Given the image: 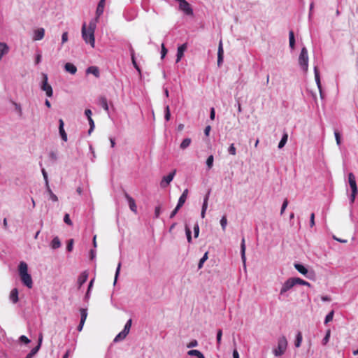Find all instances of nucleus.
Here are the masks:
<instances>
[{"instance_id":"nucleus-1","label":"nucleus","mask_w":358,"mask_h":358,"mask_svg":"<svg viewBox=\"0 0 358 358\" xmlns=\"http://www.w3.org/2000/svg\"><path fill=\"white\" fill-rule=\"evenodd\" d=\"M95 24L92 22H90L89 24V27L87 29L86 24L84 23L82 27V37L86 43L90 44V45L94 48L95 44L94 39V29H95Z\"/></svg>"},{"instance_id":"nucleus-2","label":"nucleus","mask_w":358,"mask_h":358,"mask_svg":"<svg viewBox=\"0 0 358 358\" xmlns=\"http://www.w3.org/2000/svg\"><path fill=\"white\" fill-rule=\"evenodd\" d=\"M19 274L22 283L28 288H31L33 281L30 274L28 273V266L24 262H21L19 264Z\"/></svg>"},{"instance_id":"nucleus-3","label":"nucleus","mask_w":358,"mask_h":358,"mask_svg":"<svg viewBox=\"0 0 358 358\" xmlns=\"http://www.w3.org/2000/svg\"><path fill=\"white\" fill-rule=\"evenodd\" d=\"M348 183L351 189V194L349 196L350 203L352 205L355 201L356 196L358 192L357 185L355 176L352 173H348Z\"/></svg>"},{"instance_id":"nucleus-4","label":"nucleus","mask_w":358,"mask_h":358,"mask_svg":"<svg viewBox=\"0 0 358 358\" xmlns=\"http://www.w3.org/2000/svg\"><path fill=\"white\" fill-rule=\"evenodd\" d=\"M287 341L285 336L279 337L278 340V347L273 350V354L275 357H280L282 355L287 348Z\"/></svg>"},{"instance_id":"nucleus-5","label":"nucleus","mask_w":358,"mask_h":358,"mask_svg":"<svg viewBox=\"0 0 358 358\" xmlns=\"http://www.w3.org/2000/svg\"><path fill=\"white\" fill-rule=\"evenodd\" d=\"M299 64L301 69L306 73L308 69V50L306 47L301 48L300 55L299 56Z\"/></svg>"},{"instance_id":"nucleus-6","label":"nucleus","mask_w":358,"mask_h":358,"mask_svg":"<svg viewBox=\"0 0 358 358\" xmlns=\"http://www.w3.org/2000/svg\"><path fill=\"white\" fill-rule=\"evenodd\" d=\"M295 282L294 278H288L282 285V287L280 291V296L279 299H280V296H287V292L290 290L292 287L295 286Z\"/></svg>"},{"instance_id":"nucleus-7","label":"nucleus","mask_w":358,"mask_h":358,"mask_svg":"<svg viewBox=\"0 0 358 358\" xmlns=\"http://www.w3.org/2000/svg\"><path fill=\"white\" fill-rule=\"evenodd\" d=\"M294 266L298 272L305 275L307 278L313 279L315 277L314 271H308V269L303 264L300 263H295Z\"/></svg>"},{"instance_id":"nucleus-8","label":"nucleus","mask_w":358,"mask_h":358,"mask_svg":"<svg viewBox=\"0 0 358 358\" xmlns=\"http://www.w3.org/2000/svg\"><path fill=\"white\" fill-rule=\"evenodd\" d=\"M42 76H43V80H42V83L41 85V89L43 91L45 92L47 96L52 97L53 95V90H52V87H51V85L48 84V76L45 73H43Z\"/></svg>"},{"instance_id":"nucleus-9","label":"nucleus","mask_w":358,"mask_h":358,"mask_svg":"<svg viewBox=\"0 0 358 358\" xmlns=\"http://www.w3.org/2000/svg\"><path fill=\"white\" fill-rule=\"evenodd\" d=\"M176 173V170H173L171 173H169L167 176H164L161 182L160 185L162 187L165 188L169 183L173 180L175 175Z\"/></svg>"},{"instance_id":"nucleus-10","label":"nucleus","mask_w":358,"mask_h":358,"mask_svg":"<svg viewBox=\"0 0 358 358\" xmlns=\"http://www.w3.org/2000/svg\"><path fill=\"white\" fill-rule=\"evenodd\" d=\"M124 196L128 201L130 210L132 212H137V206L136 205L135 200L127 192H124Z\"/></svg>"},{"instance_id":"nucleus-11","label":"nucleus","mask_w":358,"mask_h":358,"mask_svg":"<svg viewBox=\"0 0 358 358\" xmlns=\"http://www.w3.org/2000/svg\"><path fill=\"white\" fill-rule=\"evenodd\" d=\"M64 122L63 121L62 119H59V135L62 138V139L64 141H67L68 140V138H67V134L64 130Z\"/></svg>"},{"instance_id":"nucleus-12","label":"nucleus","mask_w":358,"mask_h":358,"mask_svg":"<svg viewBox=\"0 0 358 358\" xmlns=\"http://www.w3.org/2000/svg\"><path fill=\"white\" fill-rule=\"evenodd\" d=\"M187 44L186 43L182 44L181 45H180L178 48L177 55H176V56H177L176 62H178L180 61V59H182V57L184 55L185 51L187 50Z\"/></svg>"},{"instance_id":"nucleus-13","label":"nucleus","mask_w":358,"mask_h":358,"mask_svg":"<svg viewBox=\"0 0 358 358\" xmlns=\"http://www.w3.org/2000/svg\"><path fill=\"white\" fill-rule=\"evenodd\" d=\"M210 193V191L209 190L208 192V193L205 195L204 199H203V202L201 213V216L202 218H203L205 217L206 211L208 208V201Z\"/></svg>"},{"instance_id":"nucleus-14","label":"nucleus","mask_w":358,"mask_h":358,"mask_svg":"<svg viewBox=\"0 0 358 358\" xmlns=\"http://www.w3.org/2000/svg\"><path fill=\"white\" fill-rule=\"evenodd\" d=\"M88 278V273L85 271L83 272H82L80 275L78 276V288H80L81 286L85 283V282L87 281Z\"/></svg>"},{"instance_id":"nucleus-15","label":"nucleus","mask_w":358,"mask_h":358,"mask_svg":"<svg viewBox=\"0 0 358 358\" xmlns=\"http://www.w3.org/2000/svg\"><path fill=\"white\" fill-rule=\"evenodd\" d=\"M45 29L43 28H38L34 31L33 39L34 41H40L44 37Z\"/></svg>"},{"instance_id":"nucleus-16","label":"nucleus","mask_w":358,"mask_h":358,"mask_svg":"<svg viewBox=\"0 0 358 358\" xmlns=\"http://www.w3.org/2000/svg\"><path fill=\"white\" fill-rule=\"evenodd\" d=\"M106 0H100L96 10V18H99L103 13Z\"/></svg>"},{"instance_id":"nucleus-17","label":"nucleus","mask_w":358,"mask_h":358,"mask_svg":"<svg viewBox=\"0 0 358 358\" xmlns=\"http://www.w3.org/2000/svg\"><path fill=\"white\" fill-rule=\"evenodd\" d=\"M99 104L104 109V110L108 114H109V107L106 97L101 96L99 99Z\"/></svg>"},{"instance_id":"nucleus-18","label":"nucleus","mask_w":358,"mask_h":358,"mask_svg":"<svg viewBox=\"0 0 358 358\" xmlns=\"http://www.w3.org/2000/svg\"><path fill=\"white\" fill-rule=\"evenodd\" d=\"M8 51L9 47L8 45L5 43L0 42V61L5 55L8 54Z\"/></svg>"},{"instance_id":"nucleus-19","label":"nucleus","mask_w":358,"mask_h":358,"mask_svg":"<svg viewBox=\"0 0 358 358\" xmlns=\"http://www.w3.org/2000/svg\"><path fill=\"white\" fill-rule=\"evenodd\" d=\"M9 298L13 303H16L18 301V290L17 288H14L11 290Z\"/></svg>"},{"instance_id":"nucleus-20","label":"nucleus","mask_w":358,"mask_h":358,"mask_svg":"<svg viewBox=\"0 0 358 358\" xmlns=\"http://www.w3.org/2000/svg\"><path fill=\"white\" fill-rule=\"evenodd\" d=\"M86 73L93 74L96 78H99L100 76L99 69L95 66L88 67L86 70Z\"/></svg>"},{"instance_id":"nucleus-21","label":"nucleus","mask_w":358,"mask_h":358,"mask_svg":"<svg viewBox=\"0 0 358 358\" xmlns=\"http://www.w3.org/2000/svg\"><path fill=\"white\" fill-rule=\"evenodd\" d=\"M64 69L66 71L73 75H74L77 71L76 66L73 64L69 62L66 63V64L64 65Z\"/></svg>"},{"instance_id":"nucleus-22","label":"nucleus","mask_w":358,"mask_h":358,"mask_svg":"<svg viewBox=\"0 0 358 358\" xmlns=\"http://www.w3.org/2000/svg\"><path fill=\"white\" fill-rule=\"evenodd\" d=\"M245 248H246V247H245V238L243 237L241 239V259L244 264L245 263V260H246Z\"/></svg>"},{"instance_id":"nucleus-23","label":"nucleus","mask_w":358,"mask_h":358,"mask_svg":"<svg viewBox=\"0 0 358 358\" xmlns=\"http://www.w3.org/2000/svg\"><path fill=\"white\" fill-rule=\"evenodd\" d=\"M314 74H315V80L317 84L318 89L322 88L321 81H320V71L317 66H314Z\"/></svg>"},{"instance_id":"nucleus-24","label":"nucleus","mask_w":358,"mask_h":358,"mask_svg":"<svg viewBox=\"0 0 358 358\" xmlns=\"http://www.w3.org/2000/svg\"><path fill=\"white\" fill-rule=\"evenodd\" d=\"M187 195H188V189H185L183 191V192L181 194V196H180L177 204L180 206H182L184 205V203H185V201H186V199L187 198Z\"/></svg>"},{"instance_id":"nucleus-25","label":"nucleus","mask_w":358,"mask_h":358,"mask_svg":"<svg viewBox=\"0 0 358 358\" xmlns=\"http://www.w3.org/2000/svg\"><path fill=\"white\" fill-rule=\"evenodd\" d=\"M295 38L294 34L292 30L289 32V45L291 50H294L295 48Z\"/></svg>"},{"instance_id":"nucleus-26","label":"nucleus","mask_w":358,"mask_h":358,"mask_svg":"<svg viewBox=\"0 0 358 358\" xmlns=\"http://www.w3.org/2000/svg\"><path fill=\"white\" fill-rule=\"evenodd\" d=\"M42 340H43V336L41 334L39 338H38V345H36V347H34V348H32L31 350V351L29 352L30 355H31L33 357L38 352V350H40V348H41V343H42Z\"/></svg>"},{"instance_id":"nucleus-27","label":"nucleus","mask_w":358,"mask_h":358,"mask_svg":"<svg viewBox=\"0 0 358 358\" xmlns=\"http://www.w3.org/2000/svg\"><path fill=\"white\" fill-rule=\"evenodd\" d=\"M50 247L54 250L61 247V241L57 236L53 238L50 243Z\"/></svg>"},{"instance_id":"nucleus-28","label":"nucleus","mask_w":358,"mask_h":358,"mask_svg":"<svg viewBox=\"0 0 358 358\" xmlns=\"http://www.w3.org/2000/svg\"><path fill=\"white\" fill-rule=\"evenodd\" d=\"M129 334L125 332L124 331H120L114 338L113 340V342L114 343H117V342H120L122 340H124L127 336Z\"/></svg>"},{"instance_id":"nucleus-29","label":"nucleus","mask_w":358,"mask_h":358,"mask_svg":"<svg viewBox=\"0 0 358 358\" xmlns=\"http://www.w3.org/2000/svg\"><path fill=\"white\" fill-rule=\"evenodd\" d=\"M287 139H288V134L287 132H284V134H282V136L281 138V140L280 141V142L278 143V148L279 149H282L285 145V144L287 141Z\"/></svg>"},{"instance_id":"nucleus-30","label":"nucleus","mask_w":358,"mask_h":358,"mask_svg":"<svg viewBox=\"0 0 358 358\" xmlns=\"http://www.w3.org/2000/svg\"><path fill=\"white\" fill-rule=\"evenodd\" d=\"M189 356H196L198 358H205L204 355L198 350H190L187 352Z\"/></svg>"},{"instance_id":"nucleus-31","label":"nucleus","mask_w":358,"mask_h":358,"mask_svg":"<svg viewBox=\"0 0 358 358\" xmlns=\"http://www.w3.org/2000/svg\"><path fill=\"white\" fill-rule=\"evenodd\" d=\"M302 340H303L302 334L301 331H298L296 335V339H295V342H294V345L296 348H299L301 346Z\"/></svg>"},{"instance_id":"nucleus-32","label":"nucleus","mask_w":358,"mask_h":358,"mask_svg":"<svg viewBox=\"0 0 358 358\" xmlns=\"http://www.w3.org/2000/svg\"><path fill=\"white\" fill-rule=\"evenodd\" d=\"M191 142H192V140L189 138H186L183 139V141L181 142V143L180 145V148L182 150L186 149L187 148H188L189 146V145L191 144Z\"/></svg>"},{"instance_id":"nucleus-33","label":"nucleus","mask_w":358,"mask_h":358,"mask_svg":"<svg viewBox=\"0 0 358 358\" xmlns=\"http://www.w3.org/2000/svg\"><path fill=\"white\" fill-rule=\"evenodd\" d=\"M294 280L295 282V285H305V286H308V287L311 286V285L308 282H307L300 278L294 277Z\"/></svg>"},{"instance_id":"nucleus-34","label":"nucleus","mask_w":358,"mask_h":358,"mask_svg":"<svg viewBox=\"0 0 358 358\" xmlns=\"http://www.w3.org/2000/svg\"><path fill=\"white\" fill-rule=\"evenodd\" d=\"M45 187H46V190L50 195V199L53 201H57L58 198H57V195L52 192V189L50 187L49 183L48 185H45Z\"/></svg>"},{"instance_id":"nucleus-35","label":"nucleus","mask_w":358,"mask_h":358,"mask_svg":"<svg viewBox=\"0 0 358 358\" xmlns=\"http://www.w3.org/2000/svg\"><path fill=\"white\" fill-rule=\"evenodd\" d=\"M208 258V252H206L203 256L200 259L198 264V269H201L203 268V264Z\"/></svg>"},{"instance_id":"nucleus-36","label":"nucleus","mask_w":358,"mask_h":358,"mask_svg":"<svg viewBox=\"0 0 358 358\" xmlns=\"http://www.w3.org/2000/svg\"><path fill=\"white\" fill-rule=\"evenodd\" d=\"M80 322H85V320L87 317V308H80Z\"/></svg>"},{"instance_id":"nucleus-37","label":"nucleus","mask_w":358,"mask_h":358,"mask_svg":"<svg viewBox=\"0 0 358 358\" xmlns=\"http://www.w3.org/2000/svg\"><path fill=\"white\" fill-rule=\"evenodd\" d=\"M39 166L41 168V173L43 174V178L45 180V185H48L49 183L48 173H47L45 169L43 167L42 162H39Z\"/></svg>"},{"instance_id":"nucleus-38","label":"nucleus","mask_w":358,"mask_h":358,"mask_svg":"<svg viewBox=\"0 0 358 358\" xmlns=\"http://www.w3.org/2000/svg\"><path fill=\"white\" fill-rule=\"evenodd\" d=\"M185 234L187 236V242L191 243L192 242V231L187 224L185 225Z\"/></svg>"},{"instance_id":"nucleus-39","label":"nucleus","mask_w":358,"mask_h":358,"mask_svg":"<svg viewBox=\"0 0 358 358\" xmlns=\"http://www.w3.org/2000/svg\"><path fill=\"white\" fill-rule=\"evenodd\" d=\"M164 119L167 122L171 119V112L169 105H166L164 108Z\"/></svg>"},{"instance_id":"nucleus-40","label":"nucleus","mask_w":358,"mask_h":358,"mask_svg":"<svg viewBox=\"0 0 358 358\" xmlns=\"http://www.w3.org/2000/svg\"><path fill=\"white\" fill-rule=\"evenodd\" d=\"M214 157L213 155H210L206 159V165L208 169H210L213 166Z\"/></svg>"},{"instance_id":"nucleus-41","label":"nucleus","mask_w":358,"mask_h":358,"mask_svg":"<svg viewBox=\"0 0 358 358\" xmlns=\"http://www.w3.org/2000/svg\"><path fill=\"white\" fill-rule=\"evenodd\" d=\"M334 314V311L331 310L326 315L325 319H324V322L325 324H327V323H329V322H331L333 320Z\"/></svg>"},{"instance_id":"nucleus-42","label":"nucleus","mask_w":358,"mask_h":358,"mask_svg":"<svg viewBox=\"0 0 358 358\" xmlns=\"http://www.w3.org/2000/svg\"><path fill=\"white\" fill-rule=\"evenodd\" d=\"M131 324H132V320L130 318L126 322V324H125V325L124 327L123 331H124L125 332L129 334V331H130V329H131Z\"/></svg>"},{"instance_id":"nucleus-43","label":"nucleus","mask_w":358,"mask_h":358,"mask_svg":"<svg viewBox=\"0 0 358 358\" xmlns=\"http://www.w3.org/2000/svg\"><path fill=\"white\" fill-rule=\"evenodd\" d=\"M90 124V129L88 130V134L90 135L92 132L94 131L95 125L94 122L92 117L87 119Z\"/></svg>"},{"instance_id":"nucleus-44","label":"nucleus","mask_w":358,"mask_h":358,"mask_svg":"<svg viewBox=\"0 0 358 358\" xmlns=\"http://www.w3.org/2000/svg\"><path fill=\"white\" fill-rule=\"evenodd\" d=\"M12 103L15 106V109L17 112L19 116L21 117L22 115V110L20 104L17 103H16L15 101H12Z\"/></svg>"},{"instance_id":"nucleus-45","label":"nucleus","mask_w":358,"mask_h":358,"mask_svg":"<svg viewBox=\"0 0 358 358\" xmlns=\"http://www.w3.org/2000/svg\"><path fill=\"white\" fill-rule=\"evenodd\" d=\"M162 213V204L159 203L155 208V217L158 218Z\"/></svg>"},{"instance_id":"nucleus-46","label":"nucleus","mask_w":358,"mask_h":358,"mask_svg":"<svg viewBox=\"0 0 358 358\" xmlns=\"http://www.w3.org/2000/svg\"><path fill=\"white\" fill-rule=\"evenodd\" d=\"M222 336V329H218L217 332V336H216L217 348H219L221 344Z\"/></svg>"},{"instance_id":"nucleus-47","label":"nucleus","mask_w":358,"mask_h":358,"mask_svg":"<svg viewBox=\"0 0 358 358\" xmlns=\"http://www.w3.org/2000/svg\"><path fill=\"white\" fill-rule=\"evenodd\" d=\"M19 342L24 343L25 345L29 344L31 342V340L29 339L26 336L22 335L19 338Z\"/></svg>"},{"instance_id":"nucleus-48","label":"nucleus","mask_w":358,"mask_h":358,"mask_svg":"<svg viewBox=\"0 0 358 358\" xmlns=\"http://www.w3.org/2000/svg\"><path fill=\"white\" fill-rule=\"evenodd\" d=\"M220 224H221L222 230L224 231L226 229L227 224V219L226 215H224L222 217V218L220 220Z\"/></svg>"},{"instance_id":"nucleus-49","label":"nucleus","mask_w":358,"mask_h":358,"mask_svg":"<svg viewBox=\"0 0 358 358\" xmlns=\"http://www.w3.org/2000/svg\"><path fill=\"white\" fill-rule=\"evenodd\" d=\"M228 152L229 154L231 155H236V148L234 146V144L232 143L230 145V146L228 148Z\"/></svg>"},{"instance_id":"nucleus-50","label":"nucleus","mask_w":358,"mask_h":358,"mask_svg":"<svg viewBox=\"0 0 358 358\" xmlns=\"http://www.w3.org/2000/svg\"><path fill=\"white\" fill-rule=\"evenodd\" d=\"M181 207L182 206L177 204L176 208L173 210V211L170 214V216H169L170 219H172L176 216V215L178 213V210L180 209Z\"/></svg>"},{"instance_id":"nucleus-51","label":"nucleus","mask_w":358,"mask_h":358,"mask_svg":"<svg viewBox=\"0 0 358 358\" xmlns=\"http://www.w3.org/2000/svg\"><path fill=\"white\" fill-rule=\"evenodd\" d=\"M217 56L219 57H224V50H223V46H222V41H220L219 43L218 46V50H217Z\"/></svg>"},{"instance_id":"nucleus-52","label":"nucleus","mask_w":358,"mask_h":358,"mask_svg":"<svg viewBox=\"0 0 358 358\" xmlns=\"http://www.w3.org/2000/svg\"><path fill=\"white\" fill-rule=\"evenodd\" d=\"M73 248V239H69L66 245V250L68 252H71Z\"/></svg>"},{"instance_id":"nucleus-53","label":"nucleus","mask_w":358,"mask_h":358,"mask_svg":"<svg viewBox=\"0 0 358 358\" xmlns=\"http://www.w3.org/2000/svg\"><path fill=\"white\" fill-rule=\"evenodd\" d=\"M131 62H132V64H133L134 67L141 74V70L140 66L138 65V64L136 62V57L135 58H131Z\"/></svg>"},{"instance_id":"nucleus-54","label":"nucleus","mask_w":358,"mask_h":358,"mask_svg":"<svg viewBox=\"0 0 358 358\" xmlns=\"http://www.w3.org/2000/svg\"><path fill=\"white\" fill-rule=\"evenodd\" d=\"M120 268H121V262H119L117 264L116 271H115L114 284L116 283V281L117 280V278H118V275H119L120 271Z\"/></svg>"},{"instance_id":"nucleus-55","label":"nucleus","mask_w":358,"mask_h":358,"mask_svg":"<svg viewBox=\"0 0 358 358\" xmlns=\"http://www.w3.org/2000/svg\"><path fill=\"white\" fill-rule=\"evenodd\" d=\"M64 222L66 224H68V225H69V226H71V225L73 224V223H72V222H71V219H70V216H69V214H67V213L64 215Z\"/></svg>"},{"instance_id":"nucleus-56","label":"nucleus","mask_w":358,"mask_h":358,"mask_svg":"<svg viewBox=\"0 0 358 358\" xmlns=\"http://www.w3.org/2000/svg\"><path fill=\"white\" fill-rule=\"evenodd\" d=\"M329 338H330V331H328L327 332L325 336L323 338V339L322 341V345H326L329 342Z\"/></svg>"},{"instance_id":"nucleus-57","label":"nucleus","mask_w":358,"mask_h":358,"mask_svg":"<svg viewBox=\"0 0 358 358\" xmlns=\"http://www.w3.org/2000/svg\"><path fill=\"white\" fill-rule=\"evenodd\" d=\"M334 136L337 145H340L341 143V134L338 131H334Z\"/></svg>"},{"instance_id":"nucleus-58","label":"nucleus","mask_w":358,"mask_h":358,"mask_svg":"<svg viewBox=\"0 0 358 358\" xmlns=\"http://www.w3.org/2000/svg\"><path fill=\"white\" fill-rule=\"evenodd\" d=\"M288 205V200L285 199L282 204L280 214L282 215Z\"/></svg>"},{"instance_id":"nucleus-59","label":"nucleus","mask_w":358,"mask_h":358,"mask_svg":"<svg viewBox=\"0 0 358 358\" xmlns=\"http://www.w3.org/2000/svg\"><path fill=\"white\" fill-rule=\"evenodd\" d=\"M168 50L166 48L164 43L162 45V50H161V58L164 59L167 53Z\"/></svg>"},{"instance_id":"nucleus-60","label":"nucleus","mask_w":358,"mask_h":358,"mask_svg":"<svg viewBox=\"0 0 358 358\" xmlns=\"http://www.w3.org/2000/svg\"><path fill=\"white\" fill-rule=\"evenodd\" d=\"M199 234V227L198 223H196L194 226V238H197Z\"/></svg>"},{"instance_id":"nucleus-61","label":"nucleus","mask_w":358,"mask_h":358,"mask_svg":"<svg viewBox=\"0 0 358 358\" xmlns=\"http://www.w3.org/2000/svg\"><path fill=\"white\" fill-rule=\"evenodd\" d=\"M49 157L54 162L57 161V154L56 152H53V151H51L50 153H49Z\"/></svg>"},{"instance_id":"nucleus-62","label":"nucleus","mask_w":358,"mask_h":358,"mask_svg":"<svg viewBox=\"0 0 358 358\" xmlns=\"http://www.w3.org/2000/svg\"><path fill=\"white\" fill-rule=\"evenodd\" d=\"M197 345H198L197 341L193 340L189 344H187V347L188 348H194V347L197 346Z\"/></svg>"},{"instance_id":"nucleus-63","label":"nucleus","mask_w":358,"mask_h":358,"mask_svg":"<svg viewBox=\"0 0 358 358\" xmlns=\"http://www.w3.org/2000/svg\"><path fill=\"white\" fill-rule=\"evenodd\" d=\"M215 117V108L213 107H212L210 108V119L211 120H214Z\"/></svg>"},{"instance_id":"nucleus-64","label":"nucleus","mask_w":358,"mask_h":358,"mask_svg":"<svg viewBox=\"0 0 358 358\" xmlns=\"http://www.w3.org/2000/svg\"><path fill=\"white\" fill-rule=\"evenodd\" d=\"M68 41V33L64 32L62 35V43H64Z\"/></svg>"}]
</instances>
